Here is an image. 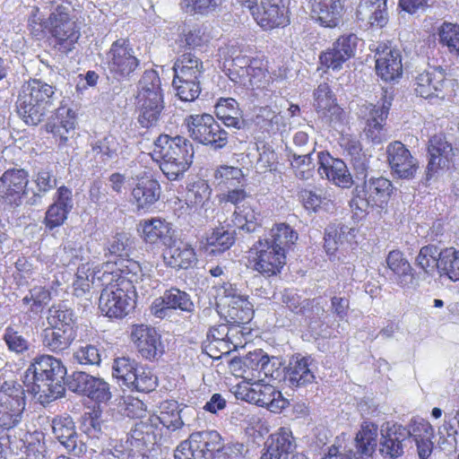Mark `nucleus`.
Instances as JSON below:
<instances>
[{"label":"nucleus","instance_id":"3c124183","mask_svg":"<svg viewBox=\"0 0 459 459\" xmlns=\"http://www.w3.org/2000/svg\"><path fill=\"white\" fill-rule=\"evenodd\" d=\"M252 60L247 56H238L233 58L232 65L229 68L230 79L247 89H250V67Z\"/></svg>","mask_w":459,"mask_h":459},{"label":"nucleus","instance_id":"f8f14e48","mask_svg":"<svg viewBox=\"0 0 459 459\" xmlns=\"http://www.w3.org/2000/svg\"><path fill=\"white\" fill-rule=\"evenodd\" d=\"M377 428L363 427L357 434L352 446L344 453L339 447L332 446L328 453L321 459H367L371 456L377 446Z\"/></svg>","mask_w":459,"mask_h":459},{"label":"nucleus","instance_id":"79ce46f5","mask_svg":"<svg viewBox=\"0 0 459 459\" xmlns=\"http://www.w3.org/2000/svg\"><path fill=\"white\" fill-rule=\"evenodd\" d=\"M195 410L191 407H186L183 410H178V405L176 402H165L160 406V415L159 416L160 422L170 430H177L184 425L183 415L194 412Z\"/></svg>","mask_w":459,"mask_h":459},{"label":"nucleus","instance_id":"69168bd1","mask_svg":"<svg viewBox=\"0 0 459 459\" xmlns=\"http://www.w3.org/2000/svg\"><path fill=\"white\" fill-rule=\"evenodd\" d=\"M267 354L262 350H255L254 351L248 352L242 359L243 371L244 373H250L252 378L257 377L260 379L261 377V368L263 366L264 361H265Z\"/></svg>","mask_w":459,"mask_h":459},{"label":"nucleus","instance_id":"8fccbe9b","mask_svg":"<svg viewBox=\"0 0 459 459\" xmlns=\"http://www.w3.org/2000/svg\"><path fill=\"white\" fill-rule=\"evenodd\" d=\"M342 145L353 161L354 169L357 170L356 178L365 179L368 165L366 156L362 153L360 143L356 139L347 138L344 139Z\"/></svg>","mask_w":459,"mask_h":459},{"label":"nucleus","instance_id":"5fc2aeb1","mask_svg":"<svg viewBox=\"0 0 459 459\" xmlns=\"http://www.w3.org/2000/svg\"><path fill=\"white\" fill-rule=\"evenodd\" d=\"M139 115L137 121L143 128L158 126L164 109V104L137 103Z\"/></svg>","mask_w":459,"mask_h":459},{"label":"nucleus","instance_id":"4d7b16f0","mask_svg":"<svg viewBox=\"0 0 459 459\" xmlns=\"http://www.w3.org/2000/svg\"><path fill=\"white\" fill-rule=\"evenodd\" d=\"M366 126L364 128L365 135L374 144H379L387 139L386 129L385 128V120H380L373 114L365 110Z\"/></svg>","mask_w":459,"mask_h":459},{"label":"nucleus","instance_id":"338daca9","mask_svg":"<svg viewBox=\"0 0 459 459\" xmlns=\"http://www.w3.org/2000/svg\"><path fill=\"white\" fill-rule=\"evenodd\" d=\"M214 178L218 185H225L230 188L235 186V183H240L244 179V174L238 167L225 165L215 170Z\"/></svg>","mask_w":459,"mask_h":459},{"label":"nucleus","instance_id":"bb28decb","mask_svg":"<svg viewBox=\"0 0 459 459\" xmlns=\"http://www.w3.org/2000/svg\"><path fill=\"white\" fill-rule=\"evenodd\" d=\"M376 70L377 75L385 82H394L403 73L402 56L398 49L385 46L376 54Z\"/></svg>","mask_w":459,"mask_h":459},{"label":"nucleus","instance_id":"f03ea898","mask_svg":"<svg viewBox=\"0 0 459 459\" xmlns=\"http://www.w3.org/2000/svg\"><path fill=\"white\" fill-rule=\"evenodd\" d=\"M108 266L101 265L92 274V282H98L103 287L99 299V307L106 316L123 318L134 307L135 291L128 282L125 281L124 286L114 283L116 275L108 273Z\"/></svg>","mask_w":459,"mask_h":459},{"label":"nucleus","instance_id":"4468645a","mask_svg":"<svg viewBox=\"0 0 459 459\" xmlns=\"http://www.w3.org/2000/svg\"><path fill=\"white\" fill-rule=\"evenodd\" d=\"M67 386L71 391L98 403H107L111 398L109 385L106 381L82 371L74 372L67 379Z\"/></svg>","mask_w":459,"mask_h":459},{"label":"nucleus","instance_id":"f3484780","mask_svg":"<svg viewBox=\"0 0 459 459\" xmlns=\"http://www.w3.org/2000/svg\"><path fill=\"white\" fill-rule=\"evenodd\" d=\"M429 161L426 168L425 181L437 177L441 170L449 167L454 157V149L445 136L436 134L428 144Z\"/></svg>","mask_w":459,"mask_h":459},{"label":"nucleus","instance_id":"ea45409f","mask_svg":"<svg viewBox=\"0 0 459 459\" xmlns=\"http://www.w3.org/2000/svg\"><path fill=\"white\" fill-rule=\"evenodd\" d=\"M47 321L48 326L60 327V329L77 333L74 312L65 304L53 305L48 309Z\"/></svg>","mask_w":459,"mask_h":459},{"label":"nucleus","instance_id":"052dcab7","mask_svg":"<svg viewBox=\"0 0 459 459\" xmlns=\"http://www.w3.org/2000/svg\"><path fill=\"white\" fill-rule=\"evenodd\" d=\"M134 240L127 233H118L108 242V250L117 259L128 258L134 248Z\"/></svg>","mask_w":459,"mask_h":459},{"label":"nucleus","instance_id":"6e6d98bb","mask_svg":"<svg viewBox=\"0 0 459 459\" xmlns=\"http://www.w3.org/2000/svg\"><path fill=\"white\" fill-rule=\"evenodd\" d=\"M439 43L447 48V51L459 56V25L444 22L438 29Z\"/></svg>","mask_w":459,"mask_h":459},{"label":"nucleus","instance_id":"ddd939ff","mask_svg":"<svg viewBox=\"0 0 459 459\" xmlns=\"http://www.w3.org/2000/svg\"><path fill=\"white\" fill-rule=\"evenodd\" d=\"M51 429L54 437L68 454L79 457L86 452L87 446L82 440L76 430L75 422L70 415L53 418Z\"/></svg>","mask_w":459,"mask_h":459},{"label":"nucleus","instance_id":"2f4dec72","mask_svg":"<svg viewBox=\"0 0 459 459\" xmlns=\"http://www.w3.org/2000/svg\"><path fill=\"white\" fill-rule=\"evenodd\" d=\"M313 17L321 25L334 28L341 22L343 5L341 0H309Z\"/></svg>","mask_w":459,"mask_h":459},{"label":"nucleus","instance_id":"6ab92c4d","mask_svg":"<svg viewBox=\"0 0 459 459\" xmlns=\"http://www.w3.org/2000/svg\"><path fill=\"white\" fill-rule=\"evenodd\" d=\"M29 174L23 169H10L0 177V198L10 204L20 205L26 195Z\"/></svg>","mask_w":459,"mask_h":459},{"label":"nucleus","instance_id":"39448f33","mask_svg":"<svg viewBox=\"0 0 459 459\" xmlns=\"http://www.w3.org/2000/svg\"><path fill=\"white\" fill-rule=\"evenodd\" d=\"M74 10L72 2L62 1L48 19V29L53 40V47L65 55L74 49L81 36L78 24L71 17Z\"/></svg>","mask_w":459,"mask_h":459},{"label":"nucleus","instance_id":"a211bd4d","mask_svg":"<svg viewBox=\"0 0 459 459\" xmlns=\"http://www.w3.org/2000/svg\"><path fill=\"white\" fill-rule=\"evenodd\" d=\"M386 155L391 171L397 178L410 179L415 176L419 162L402 142L390 143L386 147Z\"/></svg>","mask_w":459,"mask_h":459},{"label":"nucleus","instance_id":"0e129e2a","mask_svg":"<svg viewBox=\"0 0 459 459\" xmlns=\"http://www.w3.org/2000/svg\"><path fill=\"white\" fill-rule=\"evenodd\" d=\"M173 72L191 73L196 75L204 74V65L200 58L192 53H185L178 56L174 63Z\"/></svg>","mask_w":459,"mask_h":459},{"label":"nucleus","instance_id":"473e14b6","mask_svg":"<svg viewBox=\"0 0 459 459\" xmlns=\"http://www.w3.org/2000/svg\"><path fill=\"white\" fill-rule=\"evenodd\" d=\"M225 297L229 299L227 302L228 322L234 325H242L249 322L254 315L253 305L245 296L237 293L236 290L225 289Z\"/></svg>","mask_w":459,"mask_h":459},{"label":"nucleus","instance_id":"412c9836","mask_svg":"<svg viewBox=\"0 0 459 459\" xmlns=\"http://www.w3.org/2000/svg\"><path fill=\"white\" fill-rule=\"evenodd\" d=\"M317 160V170L321 178H325L342 188H349L353 185L352 177L342 160L335 159L325 152H318Z\"/></svg>","mask_w":459,"mask_h":459},{"label":"nucleus","instance_id":"72a5a7b5","mask_svg":"<svg viewBox=\"0 0 459 459\" xmlns=\"http://www.w3.org/2000/svg\"><path fill=\"white\" fill-rule=\"evenodd\" d=\"M77 333L60 329V327L48 326L42 330L40 337L42 345L48 351L62 353L68 350L76 339Z\"/></svg>","mask_w":459,"mask_h":459},{"label":"nucleus","instance_id":"09e8293b","mask_svg":"<svg viewBox=\"0 0 459 459\" xmlns=\"http://www.w3.org/2000/svg\"><path fill=\"white\" fill-rule=\"evenodd\" d=\"M438 272L453 281H459V250L453 247L440 250Z\"/></svg>","mask_w":459,"mask_h":459},{"label":"nucleus","instance_id":"2eb2a0df","mask_svg":"<svg viewBox=\"0 0 459 459\" xmlns=\"http://www.w3.org/2000/svg\"><path fill=\"white\" fill-rule=\"evenodd\" d=\"M256 256L252 268L264 278L280 273L286 264V254L263 239L255 245Z\"/></svg>","mask_w":459,"mask_h":459},{"label":"nucleus","instance_id":"1a4fd4ad","mask_svg":"<svg viewBox=\"0 0 459 459\" xmlns=\"http://www.w3.org/2000/svg\"><path fill=\"white\" fill-rule=\"evenodd\" d=\"M106 71L108 75L117 81L129 78L139 65V60L134 55L128 41L120 39L112 43L105 57Z\"/></svg>","mask_w":459,"mask_h":459},{"label":"nucleus","instance_id":"864d4df0","mask_svg":"<svg viewBox=\"0 0 459 459\" xmlns=\"http://www.w3.org/2000/svg\"><path fill=\"white\" fill-rule=\"evenodd\" d=\"M439 262L440 251L434 245L422 247L416 257L417 266L429 275H432L436 269L438 270Z\"/></svg>","mask_w":459,"mask_h":459},{"label":"nucleus","instance_id":"de8ad7c7","mask_svg":"<svg viewBox=\"0 0 459 459\" xmlns=\"http://www.w3.org/2000/svg\"><path fill=\"white\" fill-rule=\"evenodd\" d=\"M119 150L120 143L117 138L112 134L104 136L92 145L95 158L100 159L104 164L117 159Z\"/></svg>","mask_w":459,"mask_h":459},{"label":"nucleus","instance_id":"f704fd0d","mask_svg":"<svg viewBox=\"0 0 459 459\" xmlns=\"http://www.w3.org/2000/svg\"><path fill=\"white\" fill-rule=\"evenodd\" d=\"M281 302L291 312L308 318L319 316L324 308L319 306L316 299H303L293 290H285L281 295Z\"/></svg>","mask_w":459,"mask_h":459},{"label":"nucleus","instance_id":"0eeeda50","mask_svg":"<svg viewBox=\"0 0 459 459\" xmlns=\"http://www.w3.org/2000/svg\"><path fill=\"white\" fill-rule=\"evenodd\" d=\"M189 136L195 142L221 150L228 143L229 134L210 114L189 115L185 118Z\"/></svg>","mask_w":459,"mask_h":459},{"label":"nucleus","instance_id":"9b49d317","mask_svg":"<svg viewBox=\"0 0 459 459\" xmlns=\"http://www.w3.org/2000/svg\"><path fill=\"white\" fill-rule=\"evenodd\" d=\"M415 85L417 95L424 99L432 97L444 99L446 94L455 91V80L446 78L445 70L441 66L433 67L420 74L416 77Z\"/></svg>","mask_w":459,"mask_h":459},{"label":"nucleus","instance_id":"a18cd8bd","mask_svg":"<svg viewBox=\"0 0 459 459\" xmlns=\"http://www.w3.org/2000/svg\"><path fill=\"white\" fill-rule=\"evenodd\" d=\"M315 148L312 147L307 152L303 151L290 152L289 158L296 176L303 180L312 178L316 164L312 159Z\"/></svg>","mask_w":459,"mask_h":459},{"label":"nucleus","instance_id":"37998d69","mask_svg":"<svg viewBox=\"0 0 459 459\" xmlns=\"http://www.w3.org/2000/svg\"><path fill=\"white\" fill-rule=\"evenodd\" d=\"M235 242V231L216 228L206 238L205 250L210 255H218L230 249Z\"/></svg>","mask_w":459,"mask_h":459},{"label":"nucleus","instance_id":"5701e85b","mask_svg":"<svg viewBox=\"0 0 459 459\" xmlns=\"http://www.w3.org/2000/svg\"><path fill=\"white\" fill-rule=\"evenodd\" d=\"M313 359L300 354L293 355L285 368L284 380L290 387H303L315 381Z\"/></svg>","mask_w":459,"mask_h":459},{"label":"nucleus","instance_id":"4c0bfd02","mask_svg":"<svg viewBox=\"0 0 459 459\" xmlns=\"http://www.w3.org/2000/svg\"><path fill=\"white\" fill-rule=\"evenodd\" d=\"M388 268L397 276V283L402 288H410L414 283V275L410 263L398 250L391 251L386 258Z\"/></svg>","mask_w":459,"mask_h":459},{"label":"nucleus","instance_id":"13d9d810","mask_svg":"<svg viewBox=\"0 0 459 459\" xmlns=\"http://www.w3.org/2000/svg\"><path fill=\"white\" fill-rule=\"evenodd\" d=\"M314 106L318 112L325 115L326 112L337 114L340 108L334 103L333 94L327 83L320 84L314 92Z\"/></svg>","mask_w":459,"mask_h":459},{"label":"nucleus","instance_id":"aec40b11","mask_svg":"<svg viewBox=\"0 0 459 459\" xmlns=\"http://www.w3.org/2000/svg\"><path fill=\"white\" fill-rule=\"evenodd\" d=\"M151 309L156 317L162 319L169 316L171 309L192 313L195 305L188 293L178 288H170L160 299L154 300Z\"/></svg>","mask_w":459,"mask_h":459},{"label":"nucleus","instance_id":"58836bf2","mask_svg":"<svg viewBox=\"0 0 459 459\" xmlns=\"http://www.w3.org/2000/svg\"><path fill=\"white\" fill-rule=\"evenodd\" d=\"M189 438L194 446L210 454V459H219L222 449V438L215 430H204L192 433Z\"/></svg>","mask_w":459,"mask_h":459},{"label":"nucleus","instance_id":"49530a36","mask_svg":"<svg viewBox=\"0 0 459 459\" xmlns=\"http://www.w3.org/2000/svg\"><path fill=\"white\" fill-rule=\"evenodd\" d=\"M96 459H136V456L129 438L112 439L96 455Z\"/></svg>","mask_w":459,"mask_h":459},{"label":"nucleus","instance_id":"cd10ccee","mask_svg":"<svg viewBox=\"0 0 459 459\" xmlns=\"http://www.w3.org/2000/svg\"><path fill=\"white\" fill-rule=\"evenodd\" d=\"M102 265H109L108 273H112L114 283L124 286V282L132 285V289L136 290L135 284L140 283L143 280V273L140 264L133 259H117L115 262H107Z\"/></svg>","mask_w":459,"mask_h":459},{"label":"nucleus","instance_id":"c03bdc74","mask_svg":"<svg viewBox=\"0 0 459 459\" xmlns=\"http://www.w3.org/2000/svg\"><path fill=\"white\" fill-rule=\"evenodd\" d=\"M33 181L36 184L37 190L33 192L31 197H30L27 203L30 205H38L41 203L42 196L54 189L57 186L56 177L48 169H39L33 177Z\"/></svg>","mask_w":459,"mask_h":459},{"label":"nucleus","instance_id":"9d476101","mask_svg":"<svg viewBox=\"0 0 459 459\" xmlns=\"http://www.w3.org/2000/svg\"><path fill=\"white\" fill-rule=\"evenodd\" d=\"M363 180L362 188H356V194L350 202L351 209L368 212L369 208L383 207L393 191L391 181L383 177Z\"/></svg>","mask_w":459,"mask_h":459},{"label":"nucleus","instance_id":"c9c22d12","mask_svg":"<svg viewBox=\"0 0 459 459\" xmlns=\"http://www.w3.org/2000/svg\"><path fill=\"white\" fill-rule=\"evenodd\" d=\"M143 239L147 243L156 244L159 241L165 247L174 238V230L169 223L159 218L145 220L141 222Z\"/></svg>","mask_w":459,"mask_h":459},{"label":"nucleus","instance_id":"393cba45","mask_svg":"<svg viewBox=\"0 0 459 459\" xmlns=\"http://www.w3.org/2000/svg\"><path fill=\"white\" fill-rule=\"evenodd\" d=\"M131 339L136 345L138 352L146 359H155L159 354L162 353L160 335L149 325H133Z\"/></svg>","mask_w":459,"mask_h":459},{"label":"nucleus","instance_id":"7c9ffc66","mask_svg":"<svg viewBox=\"0 0 459 459\" xmlns=\"http://www.w3.org/2000/svg\"><path fill=\"white\" fill-rule=\"evenodd\" d=\"M295 449L296 444L291 432L281 429L267 440L260 459H290Z\"/></svg>","mask_w":459,"mask_h":459},{"label":"nucleus","instance_id":"20e7f679","mask_svg":"<svg viewBox=\"0 0 459 459\" xmlns=\"http://www.w3.org/2000/svg\"><path fill=\"white\" fill-rule=\"evenodd\" d=\"M153 152L160 159V169L170 180L180 179L193 162L194 147L182 136L160 135L154 142Z\"/></svg>","mask_w":459,"mask_h":459},{"label":"nucleus","instance_id":"6e6552de","mask_svg":"<svg viewBox=\"0 0 459 459\" xmlns=\"http://www.w3.org/2000/svg\"><path fill=\"white\" fill-rule=\"evenodd\" d=\"M262 379L254 383L244 382L236 386L235 395L238 399L266 407L272 412L278 413L288 406L289 402L273 385L263 384Z\"/></svg>","mask_w":459,"mask_h":459},{"label":"nucleus","instance_id":"7ed1b4c3","mask_svg":"<svg viewBox=\"0 0 459 459\" xmlns=\"http://www.w3.org/2000/svg\"><path fill=\"white\" fill-rule=\"evenodd\" d=\"M57 100L52 85L40 80H30L22 86L16 101L17 112L27 125L37 126L51 111Z\"/></svg>","mask_w":459,"mask_h":459},{"label":"nucleus","instance_id":"dca6fc26","mask_svg":"<svg viewBox=\"0 0 459 459\" xmlns=\"http://www.w3.org/2000/svg\"><path fill=\"white\" fill-rule=\"evenodd\" d=\"M249 195L242 187H235L230 189L227 194L221 197V201H225L235 205L233 212V226L246 230L247 232H254L258 227L257 217L255 211L250 206H246L243 203Z\"/></svg>","mask_w":459,"mask_h":459},{"label":"nucleus","instance_id":"bf43d9fd","mask_svg":"<svg viewBox=\"0 0 459 459\" xmlns=\"http://www.w3.org/2000/svg\"><path fill=\"white\" fill-rule=\"evenodd\" d=\"M158 386V377L150 368L139 367L134 373L132 383L127 387L142 393H150Z\"/></svg>","mask_w":459,"mask_h":459},{"label":"nucleus","instance_id":"423d86ee","mask_svg":"<svg viewBox=\"0 0 459 459\" xmlns=\"http://www.w3.org/2000/svg\"><path fill=\"white\" fill-rule=\"evenodd\" d=\"M26 406L23 385L16 381H5L0 387V428L10 430L22 420Z\"/></svg>","mask_w":459,"mask_h":459},{"label":"nucleus","instance_id":"f257e3e1","mask_svg":"<svg viewBox=\"0 0 459 459\" xmlns=\"http://www.w3.org/2000/svg\"><path fill=\"white\" fill-rule=\"evenodd\" d=\"M65 376L66 368L59 359L51 355L37 356L25 372L30 391L43 405L63 396Z\"/></svg>","mask_w":459,"mask_h":459},{"label":"nucleus","instance_id":"c85d7f7f","mask_svg":"<svg viewBox=\"0 0 459 459\" xmlns=\"http://www.w3.org/2000/svg\"><path fill=\"white\" fill-rule=\"evenodd\" d=\"M160 186L156 179L150 177L138 178L131 191V201L138 210L149 209L160 199Z\"/></svg>","mask_w":459,"mask_h":459},{"label":"nucleus","instance_id":"603ef678","mask_svg":"<svg viewBox=\"0 0 459 459\" xmlns=\"http://www.w3.org/2000/svg\"><path fill=\"white\" fill-rule=\"evenodd\" d=\"M252 60L247 56H238L233 58L232 65L229 68L230 79L247 89H250V67Z\"/></svg>","mask_w":459,"mask_h":459},{"label":"nucleus","instance_id":"e433bc0d","mask_svg":"<svg viewBox=\"0 0 459 459\" xmlns=\"http://www.w3.org/2000/svg\"><path fill=\"white\" fill-rule=\"evenodd\" d=\"M215 114L227 127L240 129L245 126L242 110L233 98H221L215 105Z\"/></svg>","mask_w":459,"mask_h":459},{"label":"nucleus","instance_id":"e2e57ef3","mask_svg":"<svg viewBox=\"0 0 459 459\" xmlns=\"http://www.w3.org/2000/svg\"><path fill=\"white\" fill-rule=\"evenodd\" d=\"M212 189L204 180H199L191 185L186 193V201L188 206L201 207L211 197Z\"/></svg>","mask_w":459,"mask_h":459},{"label":"nucleus","instance_id":"774afa93","mask_svg":"<svg viewBox=\"0 0 459 459\" xmlns=\"http://www.w3.org/2000/svg\"><path fill=\"white\" fill-rule=\"evenodd\" d=\"M194 441L188 439L181 442L175 450V459H210V454L199 447H195Z\"/></svg>","mask_w":459,"mask_h":459},{"label":"nucleus","instance_id":"a19ab883","mask_svg":"<svg viewBox=\"0 0 459 459\" xmlns=\"http://www.w3.org/2000/svg\"><path fill=\"white\" fill-rule=\"evenodd\" d=\"M298 238V232L290 225L279 223L272 228L270 238L264 240L286 254L295 245Z\"/></svg>","mask_w":459,"mask_h":459},{"label":"nucleus","instance_id":"a878e982","mask_svg":"<svg viewBox=\"0 0 459 459\" xmlns=\"http://www.w3.org/2000/svg\"><path fill=\"white\" fill-rule=\"evenodd\" d=\"M163 259L167 266L176 270H186L197 262L194 247L190 244L174 238L169 245L166 246Z\"/></svg>","mask_w":459,"mask_h":459},{"label":"nucleus","instance_id":"c756f323","mask_svg":"<svg viewBox=\"0 0 459 459\" xmlns=\"http://www.w3.org/2000/svg\"><path fill=\"white\" fill-rule=\"evenodd\" d=\"M356 13L359 21L370 27L384 28L389 21L387 0H360Z\"/></svg>","mask_w":459,"mask_h":459},{"label":"nucleus","instance_id":"4be33fe9","mask_svg":"<svg viewBox=\"0 0 459 459\" xmlns=\"http://www.w3.org/2000/svg\"><path fill=\"white\" fill-rule=\"evenodd\" d=\"M381 436L379 452L385 458L401 457L404 454L405 448L411 445L405 427L399 424L383 429Z\"/></svg>","mask_w":459,"mask_h":459},{"label":"nucleus","instance_id":"b1692460","mask_svg":"<svg viewBox=\"0 0 459 459\" xmlns=\"http://www.w3.org/2000/svg\"><path fill=\"white\" fill-rule=\"evenodd\" d=\"M288 13L283 0H262L255 20L264 30L284 27L290 22Z\"/></svg>","mask_w":459,"mask_h":459},{"label":"nucleus","instance_id":"680f3d73","mask_svg":"<svg viewBox=\"0 0 459 459\" xmlns=\"http://www.w3.org/2000/svg\"><path fill=\"white\" fill-rule=\"evenodd\" d=\"M138 368L139 366L134 360L126 357L117 358L113 362L112 375L128 386Z\"/></svg>","mask_w":459,"mask_h":459}]
</instances>
